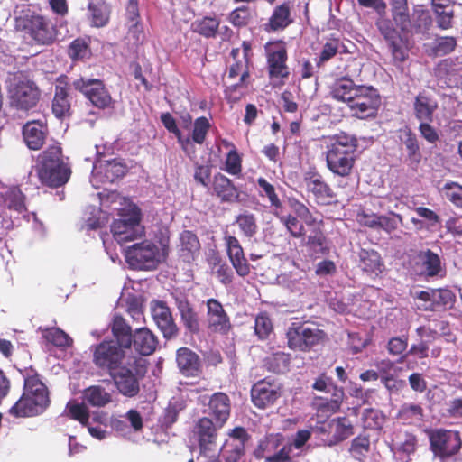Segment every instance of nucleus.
I'll return each instance as SVG.
<instances>
[{"instance_id": "1", "label": "nucleus", "mask_w": 462, "mask_h": 462, "mask_svg": "<svg viewBox=\"0 0 462 462\" xmlns=\"http://www.w3.org/2000/svg\"><path fill=\"white\" fill-rule=\"evenodd\" d=\"M37 176L42 185L59 188L66 184L71 171L64 162L61 144L55 141L38 157Z\"/></svg>"}, {"instance_id": "2", "label": "nucleus", "mask_w": 462, "mask_h": 462, "mask_svg": "<svg viewBox=\"0 0 462 462\" xmlns=\"http://www.w3.org/2000/svg\"><path fill=\"white\" fill-rule=\"evenodd\" d=\"M357 145L355 136L344 133L333 136L327 146L328 169L336 175L349 176L355 165Z\"/></svg>"}, {"instance_id": "3", "label": "nucleus", "mask_w": 462, "mask_h": 462, "mask_svg": "<svg viewBox=\"0 0 462 462\" xmlns=\"http://www.w3.org/2000/svg\"><path fill=\"white\" fill-rule=\"evenodd\" d=\"M360 6L372 8L378 14L375 26L388 44L394 60L403 62L408 57L403 38L393 26L391 19L386 17L387 5L383 0H357Z\"/></svg>"}, {"instance_id": "4", "label": "nucleus", "mask_w": 462, "mask_h": 462, "mask_svg": "<svg viewBox=\"0 0 462 462\" xmlns=\"http://www.w3.org/2000/svg\"><path fill=\"white\" fill-rule=\"evenodd\" d=\"M146 372V360L140 356H131L124 366L109 376L122 395L133 398L138 395L140 380L145 375Z\"/></svg>"}, {"instance_id": "5", "label": "nucleus", "mask_w": 462, "mask_h": 462, "mask_svg": "<svg viewBox=\"0 0 462 462\" xmlns=\"http://www.w3.org/2000/svg\"><path fill=\"white\" fill-rule=\"evenodd\" d=\"M242 52L243 56L240 59V50L234 48L231 51V57L235 60V62L230 66L227 73L229 79H235L238 76L239 81L237 83L228 86L225 90V95L229 102H236L243 95L242 92L238 91L240 88H246L248 83L247 79L250 77L249 65L251 64L252 58V45L249 42L244 41L242 42Z\"/></svg>"}, {"instance_id": "6", "label": "nucleus", "mask_w": 462, "mask_h": 462, "mask_svg": "<svg viewBox=\"0 0 462 462\" xmlns=\"http://www.w3.org/2000/svg\"><path fill=\"white\" fill-rule=\"evenodd\" d=\"M92 362L104 374L111 375L124 366L132 354L126 348L116 343L114 339L103 340L93 347Z\"/></svg>"}, {"instance_id": "7", "label": "nucleus", "mask_w": 462, "mask_h": 462, "mask_svg": "<svg viewBox=\"0 0 462 462\" xmlns=\"http://www.w3.org/2000/svg\"><path fill=\"white\" fill-rule=\"evenodd\" d=\"M120 218L115 219L111 225L114 238L123 244L141 237L143 227L141 226V210L134 204L122 208Z\"/></svg>"}, {"instance_id": "8", "label": "nucleus", "mask_w": 462, "mask_h": 462, "mask_svg": "<svg viewBox=\"0 0 462 462\" xmlns=\"http://www.w3.org/2000/svg\"><path fill=\"white\" fill-rule=\"evenodd\" d=\"M430 448L441 462L457 456L462 448V439L457 430L437 429L429 434Z\"/></svg>"}, {"instance_id": "9", "label": "nucleus", "mask_w": 462, "mask_h": 462, "mask_svg": "<svg viewBox=\"0 0 462 462\" xmlns=\"http://www.w3.org/2000/svg\"><path fill=\"white\" fill-rule=\"evenodd\" d=\"M20 26L36 45H51L56 40V27L42 15H26L21 19Z\"/></svg>"}, {"instance_id": "10", "label": "nucleus", "mask_w": 462, "mask_h": 462, "mask_svg": "<svg viewBox=\"0 0 462 462\" xmlns=\"http://www.w3.org/2000/svg\"><path fill=\"white\" fill-rule=\"evenodd\" d=\"M288 346L294 351L309 352L314 346L323 343L327 337L326 333L318 328L296 326L292 324L286 333Z\"/></svg>"}, {"instance_id": "11", "label": "nucleus", "mask_w": 462, "mask_h": 462, "mask_svg": "<svg viewBox=\"0 0 462 462\" xmlns=\"http://www.w3.org/2000/svg\"><path fill=\"white\" fill-rule=\"evenodd\" d=\"M11 106L18 110L28 111L40 101L41 90L37 84L29 79L16 80L9 89Z\"/></svg>"}, {"instance_id": "12", "label": "nucleus", "mask_w": 462, "mask_h": 462, "mask_svg": "<svg viewBox=\"0 0 462 462\" xmlns=\"http://www.w3.org/2000/svg\"><path fill=\"white\" fill-rule=\"evenodd\" d=\"M380 105L381 98L377 90L364 85L358 86L347 104L353 115L361 119L374 116Z\"/></svg>"}, {"instance_id": "13", "label": "nucleus", "mask_w": 462, "mask_h": 462, "mask_svg": "<svg viewBox=\"0 0 462 462\" xmlns=\"http://www.w3.org/2000/svg\"><path fill=\"white\" fill-rule=\"evenodd\" d=\"M125 256L132 268L151 270L158 264L159 249L154 243L145 240L127 247Z\"/></svg>"}, {"instance_id": "14", "label": "nucleus", "mask_w": 462, "mask_h": 462, "mask_svg": "<svg viewBox=\"0 0 462 462\" xmlns=\"http://www.w3.org/2000/svg\"><path fill=\"white\" fill-rule=\"evenodd\" d=\"M72 86L76 90L81 92L94 106L99 109L110 107L113 103L110 93L100 79L81 77L74 80Z\"/></svg>"}, {"instance_id": "15", "label": "nucleus", "mask_w": 462, "mask_h": 462, "mask_svg": "<svg viewBox=\"0 0 462 462\" xmlns=\"http://www.w3.org/2000/svg\"><path fill=\"white\" fill-rule=\"evenodd\" d=\"M303 181L307 192L312 195L318 205L329 206L337 202L336 192L319 172L316 171L305 172Z\"/></svg>"}, {"instance_id": "16", "label": "nucleus", "mask_w": 462, "mask_h": 462, "mask_svg": "<svg viewBox=\"0 0 462 462\" xmlns=\"http://www.w3.org/2000/svg\"><path fill=\"white\" fill-rule=\"evenodd\" d=\"M206 307L208 331L213 334L227 335L232 329V323L222 303L217 299L210 298L206 300Z\"/></svg>"}, {"instance_id": "17", "label": "nucleus", "mask_w": 462, "mask_h": 462, "mask_svg": "<svg viewBox=\"0 0 462 462\" xmlns=\"http://www.w3.org/2000/svg\"><path fill=\"white\" fill-rule=\"evenodd\" d=\"M150 310L152 318L162 333L163 337L166 339L176 337L179 334V328L166 302L158 300H152Z\"/></svg>"}, {"instance_id": "18", "label": "nucleus", "mask_w": 462, "mask_h": 462, "mask_svg": "<svg viewBox=\"0 0 462 462\" xmlns=\"http://www.w3.org/2000/svg\"><path fill=\"white\" fill-rule=\"evenodd\" d=\"M50 134L46 122L41 120L28 121L23 125L22 135L24 143L32 151L41 150Z\"/></svg>"}, {"instance_id": "19", "label": "nucleus", "mask_w": 462, "mask_h": 462, "mask_svg": "<svg viewBox=\"0 0 462 462\" xmlns=\"http://www.w3.org/2000/svg\"><path fill=\"white\" fill-rule=\"evenodd\" d=\"M322 434L328 433L326 441L328 446L337 445L353 435V424L346 417H338L319 427Z\"/></svg>"}, {"instance_id": "20", "label": "nucleus", "mask_w": 462, "mask_h": 462, "mask_svg": "<svg viewBox=\"0 0 462 462\" xmlns=\"http://www.w3.org/2000/svg\"><path fill=\"white\" fill-rule=\"evenodd\" d=\"M266 60L268 76L271 79H282L289 77L288 53L283 44L278 45L275 49L267 50Z\"/></svg>"}, {"instance_id": "21", "label": "nucleus", "mask_w": 462, "mask_h": 462, "mask_svg": "<svg viewBox=\"0 0 462 462\" xmlns=\"http://www.w3.org/2000/svg\"><path fill=\"white\" fill-rule=\"evenodd\" d=\"M212 195L217 198L221 203L233 204L239 202L240 190L234 182L222 173H217L211 182Z\"/></svg>"}, {"instance_id": "22", "label": "nucleus", "mask_w": 462, "mask_h": 462, "mask_svg": "<svg viewBox=\"0 0 462 462\" xmlns=\"http://www.w3.org/2000/svg\"><path fill=\"white\" fill-rule=\"evenodd\" d=\"M224 241L227 255L236 273L241 277L248 275L250 273V264L245 256L239 240L234 236L226 235Z\"/></svg>"}, {"instance_id": "23", "label": "nucleus", "mask_w": 462, "mask_h": 462, "mask_svg": "<svg viewBox=\"0 0 462 462\" xmlns=\"http://www.w3.org/2000/svg\"><path fill=\"white\" fill-rule=\"evenodd\" d=\"M280 396L281 393L278 387L265 380L254 383L251 390L252 402L254 406L260 409L272 406Z\"/></svg>"}, {"instance_id": "24", "label": "nucleus", "mask_w": 462, "mask_h": 462, "mask_svg": "<svg viewBox=\"0 0 462 462\" xmlns=\"http://www.w3.org/2000/svg\"><path fill=\"white\" fill-rule=\"evenodd\" d=\"M176 362L180 372L186 377H198L202 374L199 355L189 347L182 346L177 350Z\"/></svg>"}, {"instance_id": "25", "label": "nucleus", "mask_w": 462, "mask_h": 462, "mask_svg": "<svg viewBox=\"0 0 462 462\" xmlns=\"http://www.w3.org/2000/svg\"><path fill=\"white\" fill-rule=\"evenodd\" d=\"M208 414L214 419L218 428H222L230 417L231 401L222 392L213 393L208 403Z\"/></svg>"}, {"instance_id": "26", "label": "nucleus", "mask_w": 462, "mask_h": 462, "mask_svg": "<svg viewBox=\"0 0 462 462\" xmlns=\"http://www.w3.org/2000/svg\"><path fill=\"white\" fill-rule=\"evenodd\" d=\"M398 133L400 144L407 153L406 161L409 165L417 167L421 161L422 154L416 134L409 126L401 128Z\"/></svg>"}, {"instance_id": "27", "label": "nucleus", "mask_w": 462, "mask_h": 462, "mask_svg": "<svg viewBox=\"0 0 462 462\" xmlns=\"http://www.w3.org/2000/svg\"><path fill=\"white\" fill-rule=\"evenodd\" d=\"M49 405L23 392L19 400L9 409V413L15 418L33 417L42 414Z\"/></svg>"}, {"instance_id": "28", "label": "nucleus", "mask_w": 462, "mask_h": 462, "mask_svg": "<svg viewBox=\"0 0 462 462\" xmlns=\"http://www.w3.org/2000/svg\"><path fill=\"white\" fill-rule=\"evenodd\" d=\"M23 375L24 379L23 393H27V396L36 398V400L50 404L49 390L40 374L34 369L27 368Z\"/></svg>"}, {"instance_id": "29", "label": "nucleus", "mask_w": 462, "mask_h": 462, "mask_svg": "<svg viewBox=\"0 0 462 462\" xmlns=\"http://www.w3.org/2000/svg\"><path fill=\"white\" fill-rule=\"evenodd\" d=\"M217 429L219 428L210 418L203 417L198 420L196 430L199 438L200 456L206 457L207 451L211 450L216 446Z\"/></svg>"}, {"instance_id": "30", "label": "nucleus", "mask_w": 462, "mask_h": 462, "mask_svg": "<svg viewBox=\"0 0 462 462\" xmlns=\"http://www.w3.org/2000/svg\"><path fill=\"white\" fill-rule=\"evenodd\" d=\"M51 108L57 118H63L69 115V82L65 75L57 78Z\"/></svg>"}, {"instance_id": "31", "label": "nucleus", "mask_w": 462, "mask_h": 462, "mask_svg": "<svg viewBox=\"0 0 462 462\" xmlns=\"http://www.w3.org/2000/svg\"><path fill=\"white\" fill-rule=\"evenodd\" d=\"M131 340L134 349L144 356L153 354L159 345L157 336L147 328H136Z\"/></svg>"}, {"instance_id": "32", "label": "nucleus", "mask_w": 462, "mask_h": 462, "mask_svg": "<svg viewBox=\"0 0 462 462\" xmlns=\"http://www.w3.org/2000/svg\"><path fill=\"white\" fill-rule=\"evenodd\" d=\"M438 108L437 100L425 90L419 92L413 102L414 116L420 122H432Z\"/></svg>"}, {"instance_id": "33", "label": "nucleus", "mask_w": 462, "mask_h": 462, "mask_svg": "<svg viewBox=\"0 0 462 462\" xmlns=\"http://www.w3.org/2000/svg\"><path fill=\"white\" fill-rule=\"evenodd\" d=\"M175 304L184 328L192 335L198 334L199 332V316L189 300L185 296H180L175 298Z\"/></svg>"}, {"instance_id": "34", "label": "nucleus", "mask_w": 462, "mask_h": 462, "mask_svg": "<svg viewBox=\"0 0 462 462\" xmlns=\"http://www.w3.org/2000/svg\"><path fill=\"white\" fill-rule=\"evenodd\" d=\"M25 195L18 186L5 187L0 191V204L19 214L26 212Z\"/></svg>"}, {"instance_id": "35", "label": "nucleus", "mask_w": 462, "mask_h": 462, "mask_svg": "<svg viewBox=\"0 0 462 462\" xmlns=\"http://www.w3.org/2000/svg\"><path fill=\"white\" fill-rule=\"evenodd\" d=\"M358 86L348 77L338 78L329 86V96L337 101L348 104Z\"/></svg>"}, {"instance_id": "36", "label": "nucleus", "mask_w": 462, "mask_h": 462, "mask_svg": "<svg viewBox=\"0 0 462 462\" xmlns=\"http://www.w3.org/2000/svg\"><path fill=\"white\" fill-rule=\"evenodd\" d=\"M359 267L363 272L372 275L382 273L384 263L380 254L374 249L362 248L359 253Z\"/></svg>"}, {"instance_id": "37", "label": "nucleus", "mask_w": 462, "mask_h": 462, "mask_svg": "<svg viewBox=\"0 0 462 462\" xmlns=\"http://www.w3.org/2000/svg\"><path fill=\"white\" fill-rule=\"evenodd\" d=\"M293 19L291 16V5L289 2L282 3L277 5L272 15L270 16L268 23H266V30L268 32H277L284 30L291 23Z\"/></svg>"}, {"instance_id": "38", "label": "nucleus", "mask_w": 462, "mask_h": 462, "mask_svg": "<svg viewBox=\"0 0 462 462\" xmlns=\"http://www.w3.org/2000/svg\"><path fill=\"white\" fill-rule=\"evenodd\" d=\"M110 327L112 335L116 338V343L120 344L126 349H130L134 331L125 319L121 315H115Z\"/></svg>"}, {"instance_id": "39", "label": "nucleus", "mask_w": 462, "mask_h": 462, "mask_svg": "<svg viewBox=\"0 0 462 462\" xmlns=\"http://www.w3.org/2000/svg\"><path fill=\"white\" fill-rule=\"evenodd\" d=\"M424 410L420 404L405 402L401 405L396 419L404 425H417L423 421Z\"/></svg>"}, {"instance_id": "40", "label": "nucleus", "mask_w": 462, "mask_h": 462, "mask_svg": "<svg viewBox=\"0 0 462 462\" xmlns=\"http://www.w3.org/2000/svg\"><path fill=\"white\" fill-rule=\"evenodd\" d=\"M431 25L432 17L430 12L421 7L415 6L411 14L409 34H426Z\"/></svg>"}, {"instance_id": "41", "label": "nucleus", "mask_w": 462, "mask_h": 462, "mask_svg": "<svg viewBox=\"0 0 462 462\" xmlns=\"http://www.w3.org/2000/svg\"><path fill=\"white\" fill-rule=\"evenodd\" d=\"M220 25V20L216 16H204L191 23L190 29L193 32L205 38H215Z\"/></svg>"}, {"instance_id": "42", "label": "nucleus", "mask_w": 462, "mask_h": 462, "mask_svg": "<svg viewBox=\"0 0 462 462\" xmlns=\"http://www.w3.org/2000/svg\"><path fill=\"white\" fill-rule=\"evenodd\" d=\"M83 400L93 407H105L112 402V395L101 385H92L83 392Z\"/></svg>"}, {"instance_id": "43", "label": "nucleus", "mask_w": 462, "mask_h": 462, "mask_svg": "<svg viewBox=\"0 0 462 462\" xmlns=\"http://www.w3.org/2000/svg\"><path fill=\"white\" fill-rule=\"evenodd\" d=\"M161 122L170 133L173 134L176 136L178 143L180 145L181 149L184 151V152L189 155L190 149L193 153L195 152L194 146L191 143L190 138H184L182 136V134L177 125L176 120L171 116V114H170L169 112L162 113L161 115Z\"/></svg>"}, {"instance_id": "44", "label": "nucleus", "mask_w": 462, "mask_h": 462, "mask_svg": "<svg viewBox=\"0 0 462 462\" xmlns=\"http://www.w3.org/2000/svg\"><path fill=\"white\" fill-rule=\"evenodd\" d=\"M88 11L92 26L99 28L108 23L111 11L105 1L89 2Z\"/></svg>"}, {"instance_id": "45", "label": "nucleus", "mask_w": 462, "mask_h": 462, "mask_svg": "<svg viewBox=\"0 0 462 462\" xmlns=\"http://www.w3.org/2000/svg\"><path fill=\"white\" fill-rule=\"evenodd\" d=\"M306 246L316 254L328 255L330 252L328 239L320 227H315L307 237Z\"/></svg>"}, {"instance_id": "46", "label": "nucleus", "mask_w": 462, "mask_h": 462, "mask_svg": "<svg viewBox=\"0 0 462 462\" xmlns=\"http://www.w3.org/2000/svg\"><path fill=\"white\" fill-rule=\"evenodd\" d=\"M344 395L343 388H334V393H331V399L316 397L314 399V405L319 411L335 413L340 409Z\"/></svg>"}, {"instance_id": "47", "label": "nucleus", "mask_w": 462, "mask_h": 462, "mask_svg": "<svg viewBox=\"0 0 462 462\" xmlns=\"http://www.w3.org/2000/svg\"><path fill=\"white\" fill-rule=\"evenodd\" d=\"M180 251L183 257L194 258L200 251V242L195 233L185 230L180 234Z\"/></svg>"}, {"instance_id": "48", "label": "nucleus", "mask_w": 462, "mask_h": 462, "mask_svg": "<svg viewBox=\"0 0 462 462\" xmlns=\"http://www.w3.org/2000/svg\"><path fill=\"white\" fill-rule=\"evenodd\" d=\"M235 224L237 225L241 234L247 238L254 237L259 229L256 217L247 211L236 216Z\"/></svg>"}, {"instance_id": "49", "label": "nucleus", "mask_w": 462, "mask_h": 462, "mask_svg": "<svg viewBox=\"0 0 462 462\" xmlns=\"http://www.w3.org/2000/svg\"><path fill=\"white\" fill-rule=\"evenodd\" d=\"M128 171L127 165L120 160L114 159L107 161L103 165L104 181L113 183L123 178Z\"/></svg>"}, {"instance_id": "50", "label": "nucleus", "mask_w": 462, "mask_h": 462, "mask_svg": "<svg viewBox=\"0 0 462 462\" xmlns=\"http://www.w3.org/2000/svg\"><path fill=\"white\" fill-rule=\"evenodd\" d=\"M281 223L285 226L289 234L294 238H301L305 236V228L303 224L298 219L297 216L289 214L282 215L281 210L273 212Z\"/></svg>"}, {"instance_id": "51", "label": "nucleus", "mask_w": 462, "mask_h": 462, "mask_svg": "<svg viewBox=\"0 0 462 462\" xmlns=\"http://www.w3.org/2000/svg\"><path fill=\"white\" fill-rule=\"evenodd\" d=\"M257 184L261 189L259 195L263 198L266 197L268 199L270 208L273 210L272 212L273 213L282 210V204L278 194L276 193L274 186L263 177L257 179Z\"/></svg>"}, {"instance_id": "52", "label": "nucleus", "mask_w": 462, "mask_h": 462, "mask_svg": "<svg viewBox=\"0 0 462 462\" xmlns=\"http://www.w3.org/2000/svg\"><path fill=\"white\" fill-rule=\"evenodd\" d=\"M42 337L48 342L58 347L70 346L72 339L69 336L59 328H40Z\"/></svg>"}, {"instance_id": "53", "label": "nucleus", "mask_w": 462, "mask_h": 462, "mask_svg": "<svg viewBox=\"0 0 462 462\" xmlns=\"http://www.w3.org/2000/svg\"><path fill=\"white\" fill-rule=\"evenodd\" d=\"M253 19V10L246 5H242L231 11L227 16L228 22L237 28L247 26Z\"/></svg>"}, {"instance_id": "54", "label": "nucleus", "mask_w": 462, "mask_h": 462, "mask_svg": "<svg viewBox=\"0 0 462 462\" xmlns=\"http://www.w3.org/2000/svg\"><path fill=\"white\" fill-rule=\"evenodd\" d=\"M229 435L232 438L240 440V444L231 451V454L226 457V462H237V460L244 455L245 442L247 441L250 437L246 430L243 427H236L231 430Z\"/></svg>"}, {"instance_id": "55", "label": "nucleus", "mask_w": 462, "mask_h": 462, "mask_svg": "<svg viewBox=\"0 0 462 462\" xmlns=\"http://www.w3.org/2000/svg\"><path fill=\"white\" fill-rule=\"evenodd\" d=\"M66 410L70 419L79 421L83 427L88 426L90 414L88 408L84 402H69Z\"/></svg>"}, {"instance_id": "56", "label": "nucleus", "mask_w": 462, "mask_h": 462, "mask_svg": "<svg viewBox=\"0 0 462 462\" xmlns=\"http://www.w3.org/2000/svg\"><path fill=\"white\" fill-rule=\"evenodd\" d=\"M426 274L430 277L437 276L441 271V261L439 256L430 249L420 254Z\"/></svg>"}, {"instance_id": "57", "label": "nucleus", "mask_w": 462, "mask_h": 462, "mask_svg": "<svg viewBox=\"0 0 462 462\" xmlns=\"http://www.w3.org/2000/svg\"><path fill=\"white\" fill-rule=\"evenodd\" d=\"M210 127L211 124L206 116H200L195 119L191 132L192 142L200 145L203 144Z\"/></svg>"}, {"instance_id": "58", "label": "nucleus", "mask_w": 462, "mask_h": 462, "mask_svg": "<svg viewBox=\"0 0 462 462\" xmlns=\"http://www.w3.org/2000/svg\"><path fill=\"white\" fill-rule=\"evenodd\" d=\"M290 365V356L283 352L273 353L266 359V365L270 371L280 374L285 372Z\"/></svg>"}, {"instance_id": "59", "label": "nucleus", "mask_w": 462, "mask_h": 462, "mask_svg": "<svg viewBox=\"0 0 462 462\" xmlns=\"http://www.w3.org/2000/svg\"><path fill=\"white\" fill-rule=\"evenodd\" d=\"M68 54L72 60H83L90 54L88 42L83 38L75 39L69 46Z\"/></svg>"}, {"instance_id": "60", "label": "nucleus", "mask_w": 462, "mask_h": 462, "mask_svg": "<svg viewBox=\"0 0 462 462\" xmlns=\"http://www.w3.org/2000/svg\"><path fill=\"white\" fill-rule=\"evenodd\" d=\"M362 420L365 429L379 430L383 427L385 417L383 412L376 409H365Z\"/></svg>"}, {"instance_id": "61", "label": "nucleus", "mask_w": 462, "mask_h": 462, "mask_svg": "<svg viewBox=\"0 0 462 462\" xmlns=\"http://www.w3.org/2000/svg\"><path fill=\"white\" fill-rule=\"evenodd\" d=\"M273 322L267 312H260L255 317L254 332L260 339H265L273 332Z\"/></svg>"}, {"instance_id": "62", "label": "nucleus", "mask_w": 462, "mask_h": 462, "mask_svg": "<svg viewBox=\"0 0 462 462\" xmlns=\"http://www.w3.org/2000/svg\"><path fill=\"white\" fill-rule=\"evenodd\" d=\"M354 457L361 459L370 451V439L367 436L358 435L353 439L349 448Z\"/></svg>"}, {"instance_id": "63", "label": "nucleus", "mask_w": 462, "mask_h": 462, "mask_svg": "<svg viewBox=\"0 0 462 462\" xmlns=\"http://www.w3.org/2000/svg\"><path fill=\"white\" fill-rule=\"evenodd\" d=\"M391 15V22L400 33V36L402 37L401 33L409 34V30L411 29V16L410 14L409 10L396 12L395 14H392Z\"/></svg>"}, {"instance_id": "64", "label": "nucleus", "mask_w": 462, "mask_h": 462, "mask_svg": "<svg viewBox=\"0 0 462 462\" xmlns=\"http://www.w3.org/2000/svg\"><path fill=\"white\" fill-rule=\"evenodd\" d=\"M446 199L455 206L462 208V186L457 182L446 183L443 187Z\"/></svg>"}]
</instances>
